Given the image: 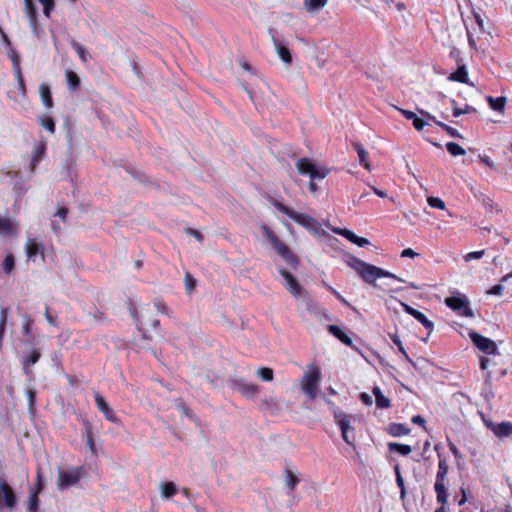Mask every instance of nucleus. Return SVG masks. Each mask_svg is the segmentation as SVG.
Here are the masks:
<instances>
[{
    "instance_id": "1",
    "label": "nucleus",
    "mask_w": 512,
    "mask_h": 512,
    "mask_svg": "<svg viewBox=\"0 0 512 512\" xmlns=\"http://www.w3.org/2000/svg\"><path fill=\"white\" fill-rule=\"evenodd\" d=\"M345 263L356 271L358 276L366 283L376 286V280L381 277L395 279L400 282H405L402 278L397 275L384 270L375 265L369 264L353 255H347L345 257Z\"/></svg>"
},
{
    "instance_id": "2",
    "label": "nucleus",
    "mask_w": 512,
    "mask_h": 512,
    "mask_svg": "<svg viewBox=\"0 0 512 512\" xmlns=\"http://www.w3.org/2000/svg\"><path fill=\"white\" fill-rule=\"evenodd\" d=\"M272 205L279 212L287 215L289 218H291L296 223H298L299 225H301L304 228H306L307 230H309L311 233H313L315 235L324 233V231L321 229L320 223L313 217H311L307 214L298 213V212L294 211L293 209H291L290 207L284 205L283 203H281L277 200H273Z\"/></svg>"
},
{
    "instance_id": "3",
    "label": "nucleus",
    "mask_w": 512,
    "mask_h": 512,
    "mask_svg": "<svg viewBox=\"0 0 512 512\" xmlns=\"http://www.w3.org/2000/svg\"><path fill=\"white\" fill-rule=\"evenodd\" d=\"M296 168L300 174L309 176L310 192L317 191L318 187L315 181L323 180L330 172L328 168L324 166H317L316 163L309 158H300L299 160H297Z\"/></svg>"
},
{
    "instance_id": "4",
    "label": "nucleus",
    "mask_w": 512,
    "mask_h": 512,
    "mask_svg": "<svg viewBox=\"0 0 512 512\" xmlns=\"http://www.w3.org/2000/svg\"><path fill=\"white\" fill-rule=\"evenodd\" d=\"M263 235L269 240L273 248L280 254V256L293 268H297L299 260L290 249L283 244L275 233L265 224L261 226Z\"/></svg>"
},
{
    "instance_id": "5",
    "label": "nucleus",
    "mask_w": 512,
    "mask_h": 512,
    "mask_svg": "<svg viewBox=\"0 0 512 512\" xmlns=\"http://www.w3.org/2000/svg\"><path fill=\"white\" fill-rule=\"evenodd\" d=\"M320 380L321 372L319 367L313 364L310 365L301 379V389L310 400H314L317 397Z\"/></svg>"
},
{
    "instance_id": "6",
    "label": "nucleus",
    "mask_w": 512,
    "mask_h": 512,
    "mask_svg": "<svg viewBox=\"0 0 512 512\" xmlns=\"http://www.w3.org/2000/svg\"><path fill=\"white\" fill-rule=\"evenodd\" d=\"M87 474L84 466L73 467L67 470H58L57 486L60 490L75 486Z\"/></svg>"
},
{
    "instance_id": "7",
    "label": "nucleus",
    "mask_w": 512,
    "mask_h": 512,
    "mask_svg": "<svg viewBox=\"0 0 512 512\" xmlns=\"http://www.w3.org/2000/svg\"><path fill=\"white\" fill-rule=\"evenodd\" d=\"M450 310L454 311L458 316L461 317H475V313L471 308L468 297L459 291H453L450 293Z\"/></svg>"
},
{
    "instance_id": "8",
    "label": "nucleus",
    "mask_w": 512,
    "mask_h": 512,
    "mask_svg": "<svg viewBox=\"0 0 512 512\" xmlns=\"http://www.w3.org/2000/svg\"><path fill=\"white\" fill-rule=\"evenodd\" d=\"M399 110H400L401 114L407 120L412 121L414 128L418 131L422 130L426 125H429V121H433L438 126H440L443 130L448 132V124L436 121V118L433 115H431L430 113H428L424 110H419L420 114L423 117H419L416 113L409 111V110H405V109H399Z\"/></svg>"
},
{
    "instance_id": "9",
    "label": "nucleus",
    "mask_w": 512,
    "mask_h": 512,
    "mask_svg": "<svg viewBox=\"0 0 512 512\" xmlns=\"http://www.w3.org/2000/svg\"><path fill=\"white\" fill-rule=\"evenodd\" d=\"M334 419L337 425L341 430V435L343 440L348 444L353 446L354 442V428L351 426V420L353 419L352 415L345 414L340 410L334 411Z\"/></svg>"
},
{
    "instance_id": "10",
    "label": "nucleus",
    "mask_w": 512,
    "mask_h": 512,
    "mask_svg": "<svg viewBox=\"0 0 512 512\" xmlns=\"http://www.w3.org/2000/svg\"><path fill=\"white\" fill-rule=\"evenodd\" d=\"M227 384L233 391H236L249 399L255 398L260 392V387L258 385L247 382L242 378L231 377L227 380Z\"/></svg>"
},
{
    "instance_id": "11",
    "label": "nucleus",
    "mask_w": 512,
    "mask_h": 512,
    "mask_svg": "<svg viewBox=\"0 0 512 512\" xmlns=\"http://www.w3.org/2000/svg\"><path fill=\"white\" fill-rule=\"evenodd\" d=\"M439 469L436 476V481L434 484V489L437 494V502L440 504H445L447 502L448 494L446 492L444 477L447 474L448 467L446 464V458H441L439 455Z\"/></svg>"
},
{
    "instance_id": "12",
    "label": "nucleus",
    "mask_w": 512,
    "mask_h": 512,
    "mask_svg": "<svg viewBox=\"0 0 512 512\" xmlns=\"http://www.w3.org/2000/svg\"><path fill=\"white\" fill-rule=\"evenodd\" d=\"M268 34L271 37L275 51L277 52L279 58L285 64H291L293 61L291 52L284 39L280 38L278 31L275 28H269Z\"/></svg>"
},
{
    "instance_id": "13",
    "label": "nucleus",
    "mask_w": 512,
    "mask_h": 512,
    "mask_svg": "<svg viewBox=\"0 0 512 512\" xmlns=\"http://www.w3.org/2000/svg\"><path fill=\"white\" fill-rule=\"evenodd\" d=\"M469 337L473 344L482 352L486 354H498V347L496 343L490 338L484 337L475 331L469 332Z\"/></svg>"
},
{
    "instance_id": "14",
    "label": "nucleus",
    "mask_w": 512,
    "mask_h": 512,
    "mask_svg": "<svg viewBox=\"0 0 512 512\" xmlns=\"http://www.w3.org/2000/svg\"><path fill=\"white\" fill-rule=\"evenodd\" d=\"M16 495L12 487L0 478V509L12 510L16 506Z\"/></svg>"
},
{
    "instance_id": "15",
    "label": "nucleus",
    "mask_w": 512,
    "mask_h": 512,
    "mask_svg": "<svg viewBox=\"0 0 512 512\" xmlns=\"http://www.w3.org/2000/svg\"><path fill=\"white\" fill-rule=\"evenodd\" d=\"M279 273L284 280V286L295 297L300 298L306 290L300 285L296 277L284 268L279 269Z\"/></svg>"
},
{
    "instance_id": "16",
    "label": "nucleus",
    "mask_w": 512,
    "mask_h": 512,
    "mask_svg": "<svg viewBox=\"0 0 512 512\" xmlns=\"http://www.w3.org/2000/svg\"><path fill=\"white\" fill-rule=\"evenodd\" d=\"M450 56L455 57L457 59V69L456 71L450 73V81H456L460 83H469L468 71L466 65L461 63L459 60V51L454 49L450 51Z\"/></svg>"
},
{
    "instance_id": "17",
    "label": "nucleus",
    "mask_w": 512,
    "mask_h": 512,
    "mask_svg": "<svg viewBox=\"0 0 512 512\" xmlns=\"http://www.w3.org/2000/svg\"><path fill=\"white\" fill-rule=\"evenodd\" d=\"M95 403L100 412L103 413L104 417L112 422L117 423L119 421L115 411L109 406L106 400L99 394V392H95Z\"/></svg>"
},
{
    "instance_id": "18",
    "label": "nucleus",
    "mask_w": 512,
    "mask_h": 512,
    "mask_svg": "<svg viewBox=\"0 0 512 512\" xmlns=\"http://www.w3.org/2000/svg\"><path fill=\"white\" fill-rule=\"evenodd\" d=\"M333 231L336 234H339V235L343 236L348 241H350L351 243H353V244H355V245H357L359 247H367V246L371 245V242L367 238L360 237V236L356 235L353 231H351L349 229H346V228H336V229H333Z\"/></svg>"
},
{
    "instance_id": "19",
    "label": "nucleus",
    "mask_w": 512,
    "mask_h": 512,
    "mask_svg": "<svg viewBox=\"0 0 512 512\" xmlns=\"http://www.w3.org/2000/svg\"><path fill=\"white\" fill-rule=\"evenodd\" d=\"M401 306L403 307V310L408 313L409 315L413 316L417 321H419L426 329L431 330L433 328V323L426 317V315L410 305L401 302Z\"/></svg>"
},
{
    "instance_id": "20",
    "label": "nucleus",
    "mask_w": 512,
    "mask_h": 512,
    "mask_svg": "<svg viewBox=\"0 0 512 512\" xmlns=\"http://www.w3.org/2000/svg\"><path fill=\"white\" fill-rule=\"evenodd\" d=\"M497 437H508L512 435V423L502 422L494 424L493 422H485Z\"/></svg>"
},
{
    "instance_id": "21",
    "label": "nucleus",
    "mask_w": 512,
    "mask_h": 512,
    "mask_svg": "<svg viewBox=\"0 0 512 512\" xmlns=\"http://www.w3.org/2000/svg\"><path fill=\"white\" fill-rule=\"evenodd\" d=\"M300 298L303 299L307 311L315 315L323 316L324 318L329 319L327 312L318 306V304L310 297L307 291L302 296H300Z\"/></svg>"
},
{
    "instance_id": "22",
    "label": "nucleus",
    "mask_w": 512,
    "mask_h": 512,
    "mask_svg": "<svg viewBox=\"0 0 512 512\" xmlns=\"http://www.w3.org/2000/svg\"><path fill=\"white\" fill-rule=\"evenodd\" d=\"M327 330L331 333L335 338L341 341L343 344L354 348L353 341L350 336H348L339 326L337 325H328Z\"/></svg>"
},
{
    "instance_id": "23",
    "label": "nucleus",
    "mask_w": 512,
    "mask_h": 512,
    "mask_svg": "<svg viewBox=\"0 0 512 512\" xmlns=\"http://www.w3.org/2000/svg\"><path fill=\"white\" fill-rule=\"evenodd\" d=\"M43 250H44L43 244L37 242L34 239H29L26 243V253H27L28 258H30V259H34L38 254H41L42 256H44Z\"/></svg>"
},
{
    "instance_id": "24",
    "label": "nucleus",
    "mask_w": 512,
    "mask_h": 512,
    "mask_svg": "<svg viewBox=\"0 0 512 512\" xmlns=\"http://www.w3.org/2000/svg\"><path fill=\"white\" fill-rule=\"evenodd\" d=\"M45 151H46L45 143H39L35 146V148L33 150L32 158H31V163H30L32 171L35 170L37 165L43 159V157L45 155Z\"/></svg>"
},
{
    "instance_id": "25",
    "label": "nucleus",
    "mask_w": 512,
    "mask_h": 512,
    "mask_svg": "<svg viewBox=\"0 0 512 512\" xmlns=\"http://www.w3.org/2000/svg\"><path fill=\"white\" fill-rule=\"evenodd\" d=\"M354 150L357 152L359 162L365 169L370 170V164L368 162V152L359 142H352Z\"/></svg>"
},
{
    "instance_id": "26",
    "label": "nucleus",
    "mask_w": 512,
    "mask_h": 512,
    "mask_svg": "<svg viewBox=\"0 0 512 512\" xmlns=\"http://www.w3.org/2000/svg\"><path fill=\"white\" fill-rule=\"evenodd\" d=\"M41 357V353L39 350H31L29 351L28 353H25L24 357H23V361H22V364H23V369H24V372L26 374L29 373L28 371V366L29 365H34L35 363L38 362V360L40 359Z\"/></svg>"
},
{
    "instance_id": "27",
    "label": "nucleus",
    "mask_w": 512,
    "mask_h": 512,
    "mask_svg": "<svg viewBox=\"0 0 512 512\" xmlns=\"http://www.w3.org/2000/svg\"><path fill=\"white\" fill-rule=\"evenodd\" d=\"M387 432L393 437H400L410 433V428L403 423H391L387 428Z\"/></svg>"
},
{
    "instance_id": "28",
    "label": "nucleus",
    "mask_w": 512,
    "mask_h": 512,
    "mask_svg": "<svg viewBox=\"0 0 512 512\" xmlns=\"http://www.w3.org/2000/svg\"><path fill=\"white\" fill-rule=\"evenodd\" d=\"M39 93H40L42 102L45 105V107L48 109L52 108L53 99H52L51 90H50L49 85L42 83L39 86Z\"/></svg>"
},
{
    "instance_id": "29",
    "label": "nucleus",
    "mask_w": 512,
    "mask_h": 512,
    "mask_svg": "<svg viewBox=\"0 0 512 512\" xmlns=\"http://www.w3.org/2000/svg\"><path fill=\"white\" fill-rule=\"evenodd\" d=\"M70 43H71L72 48L75 50V52L79 56L81 62L87 63L89 61V59L91 58L87 49L82 44H80L79 42H77L74 39L71 40Z\"/></svg>"
},
{
    "instance_id": "30",
    "label": "nucleus",
    "mask_w": 512,
    "mask_h": 512,
    "mask_svg": "<svg viewBox=\"0 0 512 512\" xmlns=\"http://www.w3.org/2000/svg\"><path fill=\"white\" fill-rule=\"evenodd\" d=\"M65 76L68 88L71 91H77L80 88L81 84L79 76L71 70H67Z\"/></svg>"
},
{
    "instance_id": "31",
    "label": "nucleus",
    "mask_w": 512,
    "mask_h": 512,
    "mask_svg": "<svg viewBox=\"0 0 512 512\" xmlns=\"http://www.w3.org/2000/svg\"><path fill=\"white\" fill-rule=\"evenodd\" d=\"M160 491L162 497L169 499L178 492V488L174 482L169 481L160 484Z\"/></svg>"
},
{
    "instance_id": "32",
    "label": "nucleus",
    "mask_w": 512,
    "mask_h": 512,
    "mask_svg": "<svg viewBox=\"0 0 512 512\" xmlns=\"http://www.w3.org/2000/svg\"><path fill=\"white\" fill-rule=\"evenodd\" d=\"M388 448L391 452H397L402 456H407L412 451L411 446L406 445V444L397 443V442L388 443Z\"/></svg>"
},
{
    "instance_id": "33",
    "label": "nucleus",
    "mask_w": 512,
    "mask_h": 512,
    "mask_svg": "<svg viewBox=\"0 0 512 512\" xmlns=\"http://www.w3.org/2000/svg\"><path fill=\"white\" fill-rule=\"evenodd\" d=\"M487 101L489 106L494 111L502 112L505 108L506 98L503 96L493 98L492 96L487 97Z\"/></svg>"
},
{
    "instance_id": "34",
    "label": "nucleus",
    "mask_w": 512,
    "mask_h": 512,
    "mask_svg": "<svg viewBox=\"0 0 512 512\" xmlns=\"http://www.w3.org/2000/svg\"><path fill=\"white\" fill-rule=\"evenodd\" d=\"M84 434H85V437H86V444L87 446L89 447L90 451L93 453V454H96V447H95V442H94V439H93V436H92V426L91 424L88 422V421H85L84 422Z\"/></svg>"
},
{
    "instance_id": "35",
    "label": "nucleus",
    "mask_w": 512,
    "mask_h": 512,
    "mask_svg": "<svg viewBox=\"0 0 512 512\" xmlns=\"http://www.w3.org/2000/svg\"><path fill=\"white\" fill-rule=\"evenodd\" d=\"M285 484L289 489V493L294 491L297 484L299 483L298 477L289 469L285 471Z\"/></svg>"
},
{
    "instance_id": "36",
    "label": "nucleus",
    "mask_w": 512,
    "mask_h": 512,
    "mask_svg": "<svg viewBox=\"0 0 512 512\" xmlns=\"http://www.w3.org/2000/svg\"><path fill=\"white\" fill-rule=\"evenodd\" d=\"M14 227L10 219L0 216V234L8 236L13 234Z\"/></svg>"
},
{
    "instance_id": "37",
    "label": "nucleus",
    "mask_w": 512,
    "mask_h": 512,
    "mask_svg": "<svg viewBox=\"0 0 512 512\" xmlns=\"http://www.w3.org/2000/svg\"><path fill=\"white\" fill-rule=\"evenodd\" d=\"M8 57L13 64V72L14 73L20 72L21 71V67H20L21 58H20V55L18 54V52L14 48L10 47V48H8Z\"/></svg>"
},
{
    "instance_id": "38",
    "label": "nucleus",
    "mask_w": 512,
    "mask_h": 512,
    "mask_svg": "<svg viewBox=\"0 0 512 512\" xmlns=\"http://www.w3.org/2000/svg\"><path fill=\"white\" fill-rule=\"evenodd\" d=\"M328 0H304L305 8L310 12H315L323 8Z\"/></svg>"
},
{
    "instance_id": "39",
    "label": "nucleus",
    "mask_w": 512,
    "mask_h": 512,
    "mask_svg": "<svg viewBox=\"0 0 512 512\" xmlns=\"http://www.w3.org/2000/svg\"><path fill=\"white\" fill-rule=\"evenodd\" d=\"M64 169V178L73 180L74 170H75V162L72 158L67 159L63 164Z\"/></svg>"
},
{
    "instance_id": "40",
    "label": "nucleus",
    "mask_w": 512,
    "mask_h": 512,
    "mask_svg": "<svg viewBox=\"0 0 512 512\" xmlns=\"http://www.w3.org/2000/svg\"><path fill=\"white\" fill-rule=\"evenodd\" d=\"M40 125L50 133L55 132V121L49 116H41L38 119Z\"/></svg>"
},
{
    "instance_id": "41",
    "label": "nucleus",
    "mask_w": 512,
    "mask_h": 512,
    "mask_svg": "<svg viewBox=\"0 0 512 512\" xmlns=\"http://www.w3.org/2000/svg\"><path fill=\"white\" fill-rule=\"evenodd\" d=\"M452 103V110H453V116L454 117H459L460 115L462 114H468V113H471V112H476V109L473 108L472 106L466 104L464 106V108H459L456 106L455 104V101H450Z\"/></svg>"
},
{
    "instance_id": "42",
    "label": "nucleus",
    "mask_w": 512,
    "mask_h": 512,
    "mask_svg": "<svg viewBox=\"0 0 512 512\" xmlns=\"http://www.w3.org/2000/svg\"><path fill=\"white\" fill-rule=\"evenodd\" d=\"M256 375L263 381L270 382L273 380V370L268 367H261L256 371Z\"/></svg>"
},
{
    "instance_id": "43",
    "label": "nucleus",
    "mask_w": 512,
    "mask_h": 512,
    "mask_svg": "<svg viewBox=\"0 0 512 512\" xmlns=\"http://www.w3.org/2000/svg\"><path fill=\"white\" fill-rule=\"evenodd\" d=\"M14 75H15L16 80H17L18 91L20 92L22 98H26L27 91H26V85H25L24 77L22 75V71L16 72V73H14Z\"/></svg>"
},
{
    "instance_id": "44",
    "label": "nucleus",
    "mask_w": 512,
    "mask_h": 512,
    "mask_svg": "<svg viewBox=\"0 0 512 512\" xmlns=\"http://www.w3.org/2000/svg\"><path fill=\"white\" fill-rule=\"evenodd\" d=\"M39 503H40V500L38 497V492L35 491L29 497V503H28L29 512H37L38 508H39Z\"/></svg>"
},
{
    "instance_id": "45",
    "label": "nucleus",
    "mask_w": 512,
    "mask_h": 512,
    "mask_svg": "<svg viewBox=\"0 0 512 512\" xmlns=\"http://www.w3.org/2000/svg\"><path fill=\"white\" fill-rule=\"evenodd\" d=\"M25 3V13L27 15L28 20L37 19V9L34 5L33 1L24 2Z\"/></svg>"
},
{
    "instance_id": "46",
    "label": "nucleus",
    "mask_w": 512,
    "mask_h": 512,
    "mask_svg": "<svg viewBox=\"0 0 512 512\" xmlns=\"http://www.w3.org/2000/svg\"><path fill=\"white\" fill-rule=\"evenodd\" d=\"M427 202H428L429 206L432 208H436V209H440V210H444L446 208L445 202L438 197L429 196L427 198Z\"/></svg>"
},
{
    "instance_id": "47",
    "label": "nucleus",
    "mask_w": 512,
    "mask_h": 512,
    "mask_svg": "<svg viewBox=\"0 0 512 512\" xmlns=\"http://www.w3.org/2000/svg\"><path fill=\"white\" fill-rule=\"evenodd\" d=\"M15 266V260L13 255H7L3 260V270L5 273L10 274Z\"/></svg>"
},
{
    "instance_id": "48",
    "label": "nucleus",
    "mask_w": 512,
    "mask_h": 512,
    "mask_svg": "<svg viewBox=\"0 0 512 512\" xmlns=\"http://www.w3.org/2000/svg\"><path fill=\"white\" fill-rule=\"evenodd\" d=\"M375 402H376L377 408H380V409H387L391 406V402H390L389 398H387L384 395L375 398Z\"/></svg>"
},
{
    "instance_id": "49",
    "label": "nucleus",
    "mask_w": 512,
    "mask_h": 512,
    "mask_svg": "<svg viewBox=\"0 0 512 512\" xmlns=\"http://www.w3.org/2000/svg\"><path fill=\"white\" fill-rule=\"evenodd\" d=\"M466 153L465 149L459 144L450 142V156H460Z\"/></svg>"
},
{
    "instance_id": "50",
    "label": "nucleus",
    "mask_w": 512,
    "mask_h": 512,
    "mask_svg": "<svg viewBox=\"0 0 512 512\" xmlns=\"http://www.w3.org/2000/svg\"><path fill=\"white\" fill-rule=\"evenodd\" d=\"M263 407L267 410L273 411L278 409V402L275 398L269 397L263 400Z\"/></svg>"
},
{
    "instance_id": "51",
    "label": "nucleus",
    "mask_w": 512,
    "mask_h": 512,
    "mask_svg": "<svg viewBox=\"0 0 512 512\" xmlns=\"http://www.w3.org/2000/svg\"><path fill=\"white\" fill-rule=\"evenodd\" d=\"M185 286L188 293H191L196 286V280L190 273L185 275Z\"/></svg>"
},
{
    "instance_id": "52",
    "label": "nucleus",
    "mask_w": 512,
    "mask_h": 512,
    "mask_svg": "<svg viewBox=\"0 0 512 512\" xmlns=\"http://www.w3.org/2000/svg\"><path fill=\"white\" fill-rule=\"evenodd\" d=\"M396 484L400 489V498L401 500H404L406 496V488L402 475H398V477H396Z\"/></svg>"
},
{
    "instance_id": "53",
    "label": "nucleus",
    "mask_w": 512,
    "mask_h": 512,
    "mask_svg": "<svg viewBox=\"0 0 512 512\" xmlns=\"http://www.w3.org/2000/svg\"><path fill=\"white\" fill-rule=\"evenodd\" d=\"M484 254H485V250L470 252V253H467L464 256V260L466 262H469V261L474 260V259H480V258L483 257Z\"/></svg>"
},
{
    "instance_id": "54",
    "label": "nucleus",
    "mask_w": 512,
    "mask_h": 512,
    "mask_svg": "<svg viewBox=\"0 0 512 512\" xmlns=\"http://www.w3.org/2000/svg\"><path fill=\"white\" fill-rule=\"evenodd\" d=\"M325 287L340 301L342 302L344 305L346 306H350L349 302L337 291L335 290L332 286H330L329 284H325Z\"/></svg>"
},
{
    "instance_id": "55",
    "label": "nucleus",
    "mask_w": 512,
    "mask_h": 512,
    "mask_svg": "<svg viewBox=\"0 0 512 512\" xmlns=\"http://www.w3.org/2000/svg\"><path fill=\"white\" fill-rule=\"evenodd\" d=\"M389 336H390V339L392 340V342L397 346L398 351L401 354H405V348H404L399 336L397 334H389Z\"/></svg>"
},
{
    "instance_id": "56",
    "label": "nucleus",
    "mask_w": 512,
    "mask_h": 512,
    "mask_svg": "<svg viewBox=\"0 0 512 512\" xmlns=\"http://www.w3.org/2000/svg\"><path fill=\"white\" fill-rule=\"evenodd\" d=\"M32 324H33V320L31 318L27 317L26 322L23 324V327H22V334L24 336H29L31 334Z\"/></svg>"
},
{
    "instance_id": "57",
    "label": "nucleus",
    "mask_w": 512,
    "mask_h": 512,
    "mask_svg": "<svg viewBox=\"0 0 512 512\" xmlns=\"http://www.w3.org/2000/svg\"><path fill=\"white\" fill-rule=\"evenodd\" d=\"M26 395L28 397L29 409H34L35 401H36V392L32 389L27 390Z\"/></svg>"
},
{
    "instance_id": "58",
    "label": "nucleus",
    "mask_w": 512,
    "mask_h": 512,
    "mask_svg": "<svg viewBox=\"0 0 512 512\" xmlns=\"http://www.w3.org/2000/svg\"><path fill=\"white\" fill-rule=\"evenodd\" d=\"M154 306H155V308L157 309L158 312H160L162 314H165V315L169 314V308H168V306L164 302H162V301H155Z\"/></svg>"
},
{
    "instance_id": "59",
    "label": "nucleus",
    "mask_w": 512,
    "mask_h": 512,
    "mask_svg": "<svg viewBox=\"0 0 512 512\" xmlns=\"http://www.w3.org/2000/svg\"><path fill=\"white\" fill-rule=\"evenodd\" d=\"M177 408H178V409H179V410H180L184 415H186V416H188V417H190V418H192V417H193V415H192V413H191L190 409H189V408L184 404V402H183V401H181V400L179 401V403L177 404Z\"/></svg>"
},
{
    "instance_id": "60",
    "label": "nucleus",
    "mask_w": 512,
    "mask_h": 512,
    "mask_svg": "<svg viewBox=\"0 0 512 512\" xmlns=\"http://www.w3.org/2000/svg\"><path fill=\"white\" fill-rule=\"evenodd\" d=\"M186 233L190 236L195 237L200 242L203 240V235L199 230H196L193 228H187Z\"/></svg>"
},
{
    "instance_id": "61",
    "label": "nucleus",
    "mask_w": 512,
    "mask_h": 512,
    "mask_svg": "<svg viewBox=\"0 0 512 512\" xmlns=\"http://www.w3.org/2000/svg\"><path fill=\"white\" fill-rule=\"evenodd\" d=\"M44 315H45V318H46L47 322H48L50 325H52V326H57V319H56V317H54V316H52V315L50 314V312H49V307H48V306H46V308H45V313H44Z\"/></svg>"
},
{
    "instance_id": "62",
    "label": "nucleus",
    "mask_w": 512,
    "mask_h": 512,
    "mask_svg": "<svg viewBox=\"0 0 512 512\" xmlns=\"http://www.w3.org/2000/svg\"><path fill=\"white\" fill-rule=\"evenodd\" d=\"M503 290H504L503 285L497 284L490 288V290L488 291V294L499 296L502 294Z\"/></svg>"
},
{
    "instance_id": "63",
    "label": "nucleus",
    "mask_w": 512,
    "mask_h": 512,
    "mask_svg": "<svg viewBox=\"0 0 512 512\" xmlns=\"http://www.w3.org/2000/svg\"><path fill=\"white\" fill-rule=\"evenodd\" d=\"M359 398L363 404L368 405V406L372 405L373 400H372V397L368 393H366V392L360 393Z\"/></svg>"
},
{
    "instance_id": "64",
    "label": "nucleus",
    "mask_w": 512,
    "mask_h": 512,
    "mask_svg": "<svg viewBox=\"0 0 512 512\" xmlns=\"http://www.w3.org/2000/svg\"><path fill=\"white\" fill-rule=\"evenodd\" d=\"M43 5V13L44 15L49 18L50 17V14H51V11L53 10L54 8V3H44L42 4Z\"/></svg>"
}]
</instances>
